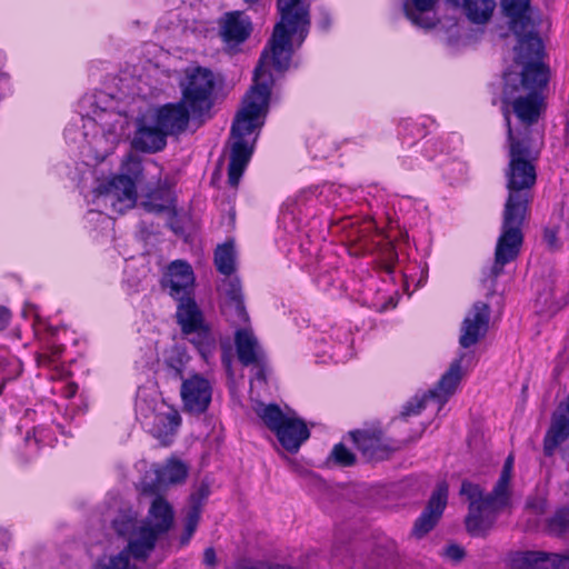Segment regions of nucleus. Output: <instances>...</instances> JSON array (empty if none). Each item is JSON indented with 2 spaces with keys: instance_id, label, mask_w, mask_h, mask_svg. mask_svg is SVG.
Masks as SVG:
<instances>
[{
  "instance_id": "1",
  "label": "nucleus",
  "mask_w": 569,
  "mask_h": 569,
  "mask_svg": "<svg viewBox=\"0 0 569 569\" xmlns=\"http://www.w3.org/2000/svg\"><path fill=\"white\" fill-rule=\"evenodd\" d=\"M509 144V164L506 170L508 197L502 211L501 232L498 237L495 261L488 269L483 281L493 287L496 279L503 272V267L516 260L523 243L522 228L533 199L537 180L533 154L528 132L516 136L510 122L507 107L503 108Z\"/></svg>"
},
{
  "instance_id": "2",
  "label": "nucleus",
  "mask_w": 569,
  "mask_h": 569,
  "mask_svg": "<svg viewBox=\"0 0 569 569\" xmlns=\"http://www.w3.org/2000/svg\"><path fill=\"white\" fill-rule=\"evenodd\" d=\"M269 60L267 49L262 52L253 72V84L242 100V108L237 112L231 127L233 139L228 167V182L237 187L251 158L252 146L247 137L260 129L268 113L271 94L272 76L266 69Z\"/></svg>"
},
{
  "instance_id": "3",
  "label": "nucleus",
  "mask_w": 569,
  "mask_h": 569,
  "mask_svg": "<svg viewBox=\"0 0 569 569\" xmlns=\"http://www.w3.org/2000/svg\"><path fill=\"white\" fill-rule=\"evenodd\" d=\"M503 81V104L512 107L522 124L537 122L542 108L541 92L548 83V68L541 58H515Z\"/></svg>"
},
{
  "instance_id": "4",
  "label": "nucleus",
  "mask_w": 569,
  "mask_h": 569,
  "mask_svg": "<svg viewBox=\"0 0 569 569\" xmlns=\"http://www.w3.org/2000/svg\"><path fill=\"white\" fill-rule=\"evenodd\" d=\"M510 470L502 469L492 490L485 495L483 489L476 483L463 480L460 495L469 502L466 526L469 531H487L492 528L498 517L509 512L512 506Z\"/></svg>"
},
{
  "instance_id": "5",
  "label": "nucleus",
  "mask_w": 569,
  "mask_h": 569,
  "mask_svg": "<svg viewBox=\"0 0 569 569\" xmlns=\"http://www.w3.org/2000/svg\"><path fill=\"white\" fill-rule=\"evenodd\" d=\"M277 8L281 20L274 26L270 40L269 59L276 70L284 71L291 60V37L299 36L301 43L309 32V8L302 0H277Z\"/></svg>"
},
{
  "instance_id": "6",
  "label": "nucleus",
  "mask_w": 569,
  "mask_h": 569,
  "mask_svg": "<svg viewBox=\"0 0 569 569\" xmlns=\"http://www.w3.org/2000/svg\"><path fill=\"white\" fill-rule=\"evenodd\" d=\"M531 0H501L503 14L508 18L509 29L518 39L516 57L542 58L543 44L532 17Z\"/></svg>"
},
{
  "instance_id": "7",
  "label": "nucleus",
  "mask_w": 569,
  "mask_h": 569,
  "mask_svg": "<svg viewBox=\"0 0 569 569\" xmlns=\"http://www.w3.org/2000/svg\"><path fill=\"white\" fill-rule=\"evenodd\" d=\"M217 86L214 73L204 67H189L179 82L181 101L190 107L192 117H201L213 106V94Z\"/></svg>"
},
{
  "instance_id": "8",
  "label": "nucleus",
  "mask_w": 569,
  "mask_h": 569,
  "mask_svg": "<svg viewBox=\"0 0 569 569\" xmlns=\"http://www.w3.org/2000/svg\"><path fill=\"white\" fill-rule=\"evenodd\" d=\"M177 303L176 318L182 336L196 347L204 360H208L216 348V340L194 296Z\"/></svg>"
},
{
  "instance_id": "9",
  "label": "nucleus",
  "mask_w": 569,
  "mask_h": 569,
  "mask_svg": "<svg viewBox=\"0 0 569 569\" xmlns=\"http://www.w3.org/2000/svg\"><path fill=\"white\" fill-rule=\"evenodd\" d=\"M256 411L263 423L274 432L280 445L290 452H297L310 437V431L303 420L286 415L274 403L261 405Z\"/></svg>"
},
{
  "instance_id": "10",
  "label": "nucleus",
  "mask_w": 569,
  "mask_h": 569,
  "mask_svg": "<svg viewBox=\"0 0 569 569\" xmlns=\"http://www.w3.org/2000/svg\"><path fill=\"white\" fill-rule=\"evenodd\" d=\"M126 122L121 113L107 109H94L92 114L82 117L84 137L88 138L91 134L92 140L90 142L93 143L96 148L104 143L98 157L103 159L113 150L123 134Z\"/></svg>"
},
{
  "instance_id": "11",
  "label": "nucleus",
  "mask_w": 569,
  "mask_h": 569,
  "mask_svg": "<svg viewBox=\"0 0 569 569\" xmlns=\"http://www.w3.org/2000/svg\"><path fill=\"white\" fill-rule=\"evenodd\" d=\"M173 519L172 506L157 495L148 511V527L140 526L132 512L120 513L112 523L116 533H166L171 529Z\"/></svg>"
},
{
  "instance_id": "12",
  "label": "nucleus",
  "mask_w": 569,
  "mask_h": 569,
  "mask_svg": "<svg viewBox=\"0 0 569 569\" xmlns=\"http://www.w3.org/2000/svg\"><path fill=\"white\" fill-rule=\"evenodd\" d=\"M159 536H134L117 555L99 557L92 569H143L154 550Z\"/></svg>"
},
{
  "instance_id": "13",
  "label": "nucleus",
  "mask_w": 569,
  "mask_h": 569,
  "mask_svg": "<svg viewBox=\"0 0 569 569\" xmlns=\"http://www.w3.org/2000/svg\"><path fill=\"white\" fill-rule=\"evenodd\" d=\"M465 353H461L458 359L453 360L449 367V369L441 376L437 387L432 390H429L428 393L423 396H415L411 400H409L401 410L400 417L407 418L410 416L419 415L422 409H425L426 403L429 399H435L439 402V409L447 402L449 397H451L457 390L458 385L460 383L463 371L461 367L462 359Z\"/></svg>"
},
{
  "instance_id": "14",
  "label": "nucleus",
  "mask_w": 569,
  "mask_h": 569,
  "mask_svg": "<svg viewBox=\"0 0 569 569\" xmlns=\"http://www.w3.org/2000/svg\"><path fill=\"white\" fill-rule=\"evenodd\" d=\"M96 197L99 203L110 207L113 212L123 213L136 204V183L128 176H116L96 189Z\"/></svg>"
},
{
  "instance_id": "15",
  "label": "nucleus",
  "mask_w": 569,
  "mask_h": 569,
  "mask_svg": "<svg viewBox=\"0 0 569 569\" xmlns=\"http://www.w3.org/2000/svg\"><path fill=\"white\" fill-rule=\"evenodd\" d=\"M196 278L191 266L182 260L172 261L161 279V287L176 301L194 296Z\"/></svg>"
},
{
  "instance_id": "16",
  "label": "nucleus",
  "mask_w": 569,
  "mask_h": 569,
  "mask_svg": "<svg viewBox=\"0 0 569 569\" xmlns=\"http://www.w3.org/2000/svg\"><path fill=\"white\" fill-rule=\"evenodd\" d=\"M490 307L488 303L477 301L472 305L461 325L459 343L467 349L483 338L489 329Z\"/></svg>"
},
{
  "instance_id": "17",
  "label": "nucleus",
  "mask_w": 569,
  "mask_h": 569,
  "mask_svg": "<svg viewBox=\"0 0 569 569\" xmlns=\"http://www.w3.org/2000/svg\"><path fill=\"white\" fill-rule=\"evenodd\" d=\"M180 393L184 409L199 415L204 412L211 402L212 387L208 379L196 373L182 381Z\"/></svg>"
},
{
  "instance_id": "18",
  "label": "nucleus",
  "mask_w": 569,
  "mask_h": 569,
  "mask_svg": "<svg viewBox=\"0 0 569 569\" xmlns=\"http://www.w3.org/2000/svg\"><path fill=\"white\" fill-rule=\"evenodd\" d=\"M222 313L234 327L246 325L249 316L244 307L241 286L238 279L223 281L221 286Z\"/></svg>"
},
{
  "instance_id": "19",
  "label": "nucleus",
  "mask_w": 569,
  "mask_h": 569,
  "mask_svg": "<svg viewBox=\"0 0 569 569\" xmlns=\"http://www.w3.org/2000/svg\"><path fill=\"white\" fill-rule=\"evenodd\" d=\"M192 111L190 107L178 101L176 103H167L157 109L154 121L168 137L169 134H179L183 132L190 121Z\"/></svg>"
},
{
  "instance_id": "20",
  "label": "nucleus",
  "mask_w": 569,
  "mask_h": 569,
  "mask_svg": "<svg viewBox=\"0 0 569 569\" xmlns=\"http://www.w3.org/2000/svg\"><path fill=\"white\" fill-rule=\"evenodd\" d=\"M448 486L440 483L431 495L427 507L415 522L412 533H428L440 520L447 506Z\"/></svg>"
},
{
  "instance_id": "21",
  "label": "nucleus",
  "mask_w": 569,
  "mask_h": 569,
  "mask_svg": "<svg viewBox=\"0 0 569 569\" xmlns=\"http://www.w3.org/2000/svg\"><path fill=\"white\" fill-rule=\"evenodd\" d=\"M350 436L358 450L369 460H382L393 449L385 442L381 431L357 430L350 432Z\"/></svg>"
},
{
  "instance_id": "22",
  "label": "nucleus",
  "mask_w": 569,
  "mask_h": 569,
  "mask_svg": "<svg viewBox=\"0 0 569 569\" xmlns=\"http://www.w3.org/2000/svg\"><path fill=\"white\" fill-rule=\"evenodd\" d=\"M167 143V136L161 128L154 123L149 124L143 119L138 120L137 130L132 139V147L143 152H157L162 150Z\"/></svg>"
},
{
  "instance_id": "23",
  "label": "nucleus",
  "mask_w": 569,
  "mask_h": 569,
  "mask_svg": "<svg viewBox=\"0 0 569 569\" xmlns=\"http://www.w3.org/2000/svg\"><path fill=\"white\" fill-rule=\"evenodd\" d=\"M251 32V22L240 11L226 13L220 21V36L229 46H236L247 40Z\"/></svg>"
},
{
  "instance_id": "24",
  "label": "nucleus",
  "mask_w": 569,
  "mask_h": 569,
  "mask_svg": "<svg viewBox=\"0 0 569 569\" xmlns=\"http://www.w3.org/2000/svg\"><path fill=\"white\" fill-rule=\"evenodd\" d=\"M188 469L179 460H168L164 465L154 468L156 480L153 483L143 482L142 491L144 493H154L162 487L183 481Z\"/></svg>"
},
{
  "instance_id": "25",
  "label": "nucleus",
  "mask_w": 569,
  "mask_h": 569,
  "mask_svg": "<svg viewBox=\"0 0 569 569\" xmlns=\"http://www.w3.org/2000/svg\"><path fill=\"white\" fill-rule=\"evenodd\" d=\"M234 343L238 359L243 366L260 363L263 360L264 352L251 329H238L234 333Z\"/></svg>"
},
{
  "instance_id": "26",
  "label": "nucleus",
  "mask_w": 569,
  "mask_h": 569,
  "mask_svg": "<svg viewBox=\"0 0 569 569\" xmlns=\"http://www.w3.org/2000/svg\"><path fill=\"white\" fill-rule=\"evenodd\" d=\"M438 0H407L403 3V12L412 24L420 28H431L436 24L435 16L431 14Z\"/></svg>"
},
{
  "instance_id": "27",
  "label": "nucleus",
  "mask_w": 569,
  "mask_h": 569,
  "mask_svg": "<svg viewBox=\"0 0 569 569\" xmlns=\"http://www.w3.org/2000/svg\"><path fill=\"white\" fill-rule=\"evenodd\" d=\"M180 423L181 418L178 411L168 409L154 416L152 432L158 439L166 442L176 433Z\"/></svg>"
},
{
  "instance_id": "28",
  "label": "nucleus",
  "mask_w": 569,
  "mask_h": 569,
  "mask_svg": "<svg viewBox=\"0 0 569 569\" xmlns=\"http://www.w3.org/2000/svg\"><path fill=\"white\" fill-rule=\"evenodd\" d=\"M517 569H552V553L541 551L517 552L512 558Z\"/></svg>"
},
{
  "instance_id": "29",
  "label": "nucleus",
  "mask_w": 569,
  "mask_h": 569,
  "mask_svg": "<svg viewBox=\"0 0 569 569\" xmlns=\"http://www.w3.org/2000/svg\"><path fill=\"white\" fill-rule=\"evenodd\" d=\"M495 0H463V10L473 23H486L492 16Z\"/></svg>"
},
{
  "instance_id": "30",
  "label": "nucleus",
  "mask_w": 569,
  "mask_h": 569,
  "mask_svg": "<svg viewBox=\"0 0 569 569\" xmlns=\"http://www.w3.org/2000/svg\"><path fill=\"white\" fill-rule=\"evenodd\" d=\"M214 264L222 274L230 276L236 269V249L232 241L218 246L214 251Z\"/></svg>"
},
{
  "instance_id": "31",
  "label": "nucleus",
  "mask_w": 569,
  "mask_h": 569,
  "mask_svg": "<svg viewBox=\"0 0 569 569\" xmlns=\"http://www.w3.org/2000/svg\"><path fill=\"white\" fill-rule=\"evenodd\" d=\"M188 361L189 357L184 351L172 348L166 355L164 366L172 378L182 379Z\"/></svg>"
},
{
  "instance_id": "32",
  "label": "nucleus",
  "mask_w": 569,
  "mask_h": 569,
  "mask_svg": "<svg viewBox=\"0 0 569 569\" xmlns=\"http://www.w3.org/2000/svg\"><path fill=\"white\" fill-rule=\"evenodd\" d=\"M329 460H332L336 465L349 467L355 463L356 456L343 443H337L332 448Z\"/></svg>"
},
{
  "instance_id": "33",
  "label": "nucleus",
  "mask_w": 569,
  "mask_h": 569,
  "mask_svg": "<svg viewBox=\"0 0 569 569\" xmlns=\"http://www.w3.org/2000/svg\"><path fill=\"white\" fill-rule=\"evenodd\" d=\"M569 525V508L562 507L558 509L549 520V528L552 531H562Z\"/></svg>"
},
{
  "instance_id": "34",
  "label": "nucleus",
  "mask_w": 569,
  "mask_h": 569,
  "mask_svg": "<svg viewBox=\"0 0 569 569\" xmlns=\"http://www.w3.org/2000/svg\"><path fill=\"white\" fill-rule=\"evenodd\" d=\"M202 507L199 502L189 505V509L186 517L184 533H193L197 529L198 521L200 519Z\"/></svg>"
},
{
  "instance_id": "35",
  "label": "nucleus",
  "mask_w": 569,
  "mask_h": 569,
  "mask_svg": "<svg viewBox=\"0 0 569 569\" xmlns=\"http://www.w3.org/2000/svg\"><path fill=\"white\" fill-rule=\"evenodd\" d=\"M542 239L549 250L555 251L560 248V241L558 239V228L546 227L543 230Z\"/></svg>"
},
{
  "instance_id": "36",
  "label": "nucleus",
  "mask_w": 569,
  "mask_h": 569,
  "mask_svg": "<svg viewBox=\"0 0 569 569\" xmlns=\"http://www.w3.org/2000/svg\"><path fill=\"white\" fill-rule=\"evenodd\" d=\"M547 502L543 497L532 496L526 501V509L533 515H542L546 511Z\"/></svg>"
},
{
  "instance_id": "37",
  "label": "nucleus",
  "mask_w": 569,
  "mask_h": 569,
  "mask_svg": "<svg viewBox=\"0 0 569 569\" xmlns=\"http://www.w3.org/2000/svg\"><path fill=\"white\" fill-rule=\"evenodd\" d=\"M445 555L452 561L458 562L465 558L466 552L462 547L458 545H450L446 548Z\"/></svg>"
},
{
  "instance_id": "38",
  "label": "nucleus",
  "mask_w": 569,
  "mask_h": 569,
  "mask_svg": "<svg viewBox=\"0 0 569 569\" xmlns=\"http://www.w3.org/2000/svg\"><path fill=\"white\" fill-rule=\"evenodd\" d=\"M251 366H254V368H256L254 379L258 381L266 382V380H267L266 356L263 357V360L260 363H252Z\"/></svg>"
},
{
  "instance_id": "39",
  "label": "nucleus",
  "mask_w": 569,
  "mask_h": 569,
  "mask_svg": "<svg viewBox=\"0 0 569 569\" xmlns=\"http://www.w3.org/2000/svg\"><path fill=\"white\" fill-rule=\"evenodd\" d=\"M552 569H569V557L552 553Z\"/></svg>"
},
{
  "instance_id": "40",
  "label": "nucleus",
  "mask_w": 569,
  "mask_h": 569,
  "mask_svg": "<svg viewBox=\"0 0 569 569\" xmlns=\"http://www.w3.org/2000/svg\"><path fill=\"white\" fill-rule=\"evenodd\" d=\"M143 206V208L148 211V212H156V213H159V212H162L163 210L167 209V206L163 204V203H157L154 202L151 198L143 201L141 203Z\"/></svg>"
},
{
  "instance_id": "41",
  "label": "nucleus",
  "mask_w": 569,
  "mask_h": 569,
  "mask_svg": "<svg viewBox=\"0 0 569 569\" xmlns=\"http://www.w3.org/2000/svg\"><path fill=\"white\" fill-rule=\"evenodd\" d=\"M208 489L206 487H201L198 489L197 492L192 493L191 497H190V502L191 503H197L199 502V506L202 507L203 506V502L204 500L207 499L208 497Z\"/></svg>"
},
{
  "instance_id": "42",
  "label": "nucleus",
  "mask_w": 569,
  "mask_h": 569,
  "mask_svg": "<svg viewBox=\"0 0 569 569\" xmlns=\"http://www.w3.org/2000/svg\"><path fill=\"white\" fill-rule=\"evenodd\" d=\"M203 562L207 567L214 568L217 565L216 551L212 547H209L203 552Z\"/></svg>"
},
{
  "instance_id": "43",
  "label": "nucleus",
  "mask_w": 569,
  "mask_h": 569,
  "mask_svg": "<svg viewBox=\"0 0 569 569\" xmlns=\"http://www.w3.org/2000/svg\"><path fill=\"white\" fill-rule=\"evenodd\" d=\"M10 316V311L7 308L0 307V330L6 329L9 323Z\"/></svg>"
},
{
  "instance_id": "44",
  "label": "nucleus",
  "mask_w": 569,
  "mask_h": 569,
  "mask_svg": "<svg viewBox=\"0 0 569 569\" xmlns=\"http://www.w3.org/2000/svg\"><path fill=\"white\" fill-rule=\"evenodd\" d=\"M512 468H513V457L511 455H509L507 457V459L505 460L502 469L512 471Z\"/></svg>"
},
{
  "instance_id": "45",
  "label": "nucleus",
  "mask_w": 569,
  "mask_h": 569,
  "mask_svg": "<svg viewBox=\"0 0 569 569\" xmlns=\"http://www.w3.org/2000/svg\"><path fill=\"white\" fill-rule=\"evenodd\" d=\"M222 362L224 363V366L229 369L230 368V365H231V361L228 357H223L222 358Z\"/></svg>"
},
{
  "instance_id": "46",
  "label": "nucleus",
  "mask_w": 569,
  "mask_h": 569,
  "mask_svg": "<svg viewBox=\"0 0 569 569\" xmlns=\"http://www.w3.org/2000/svg\"><path fill=\"white\" fill-rule=\"evenodd\" d=\"M242 1L248 4H254V3L259 2L260 0H242Z\"/></svg>"
},
{
  "instance_id": "47",
  "label": "nucleus",
  "mask_w": 569,
  "mask_h": 569,
  "mask_svg": "<svg viewBox=\"0 0 569 569\" xmlns=\"http://www.w3.org/2000/svg\"><path fill=\"white\" fill-rule=\"evenodd\" d=\"M6 382H7V380L3 379L2 382L0 383V395L2 393V390H3L4 386H6Z\"/></svg>"
},
{
  "instance_id": "48",
  "label": "nucleus",
  "mask_w": 569,
  "mask_h": 569,
  "mask_svg": "<svg viewBox=\"0 0 569 569\" xmlns=\"http://www.w3.org/2000/svg\"><path fill=\"white\" fill-rule=\"evenodd\" d=\"M189 541V536L183 537L181 543L186 545Z\"/></svg>"
},
{
  "instance_id": "49",
  "label": "nucleus",
  "mask_w": 569,
  "mask_h": 569,
  "mask_svg": "<svg viewBox=\"0 0 569 569\" xmlns=\"http://www.w3.org/2000/svg\"><path fill=\"white\" fill-rule=\"evenodd\" d=\"M73 393H76V390H74V389H72V390L70 391V396H71V395H73Z\"/></svg>"
}]
</instances>
